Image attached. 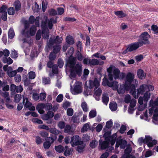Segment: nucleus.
<instances>
[{"label":"nucleus","instance_id":"obj_60","mask_svg":"<svg viewBox=\"0 0 158 158\" xmlns=\"http://www.w3.org/2000/svg\"><path fill=\"white\" fill-rule=\"evenodd\" d=\"M57 14L59 15H62L64 12V9L62 7H58L57 8Z\"/></svg>","mask_w":158,"mask_h":158},{"label":"nucleus","instance_id":"obj_9","mask_svg":"<svg viewBox=\"0 0 158 158\" xmlns=\"http://www.w3.org/2000/svg\"><path fill=\"white\" fill-rule=\"evenodd\" d=\"M134 77V75L133 73H128L126 77L125 84L126 86H127V89L129 88V87L131 89V86L132 85L131 83L133 80ZM133 84H132L133 85Z\"/></svg>","mask_w":158,"mask_h":158},{"label":"nucleus","instance_id":"obj_14","mask_svg":"<svg viewBox=\"0 0 158 158\" xmlns=\"http://www.w3.org/2000/svg\"><path fill=\"white\" fill-rule=\"evenodd\" d=\"M89 82V88L90 89H97L100 85V81L96 78H95L93 81L90 80Z\"/></svg>","mask_w":158,"mask_h":158},{"label":"nucleus","instance_id":"obj_2","mask_svg":"<svg viewBox=\"0 0 158 158\" xmlns=\"http://www.w3.org/2000/svg\"><path fill=\"white\" fill-rule=\"evenodd\" d=\"M146 87L147 86L146 84H143L140 86L139 88L137 89V95H136L135 86L134 84H133L131 86V89L130 93L134 98H138L140 94H142L145 91H147Z\"/></svg>","mask_w":158,"mask_h":158},{"label":"nucleus","instance_id":"obj_57","mask_svg":"<svg viewBox=\"0 0 158 158\" xmlns=\"http://www.w3.org/2000/svg\"><path fill=\"white\" fill-rule=\"evenodd\" d=\"M157 141L156 140H153L152 142L148 143L147 145L149 147H152L154 145L157 143Z\"/></svg>","mask_w":158,"mask_h":158},{"label":"nucleus","instance_id":"obj_32","mask_svg":"<svg viewBox=\"0 0 158 158\" xmlns=\"http://www.w3.org/2000/svg\"><path fill=\"white\" fill-rule=\"evenodd\" d=\"M109 107L112 111H115L117 108V104L115 102H110L109 104Z\"/></svg>","mask_w":158,"mask_h":158},{"label":"nucleus","instance_id":"obj_37","mask_svg":"<svg viewBox=\"0 0 158 158\" xmlns=\"http://www.w3.org/2000/svg\"><path fill=\"white\" fill-rule=\"evenodd\" d=\"M150 93L149 91H146L143 96V101L146 102H147L150 98Z\"/></svg>","mask_w":158,"mask_h":158},{"label":"nucleus","instance_id":"obj_61","mask_svg":"<svg viewBox=\"0 0 158 158\" xmlns=\"http://www.w3.org/2000/svg\"><path fill=\"white\" fill-rule=\"evenodd\" d=\"M39 96V99H40L41 101L44 100L46 98V94L45 93H41Z\"/></svg>","mask_w":158,"mask_h":158},{"label":"nucleus","instance_id":"obj_45","mask_svg":"<svg viewBox=\"0 0 158 158\" xmlns=\"http://www.w3.org/2000/svg\"><path fill=\"white\" fill-rule=\"evenodd\" d=\"M81 106L84 112H86L88 111V108L87 104L85 102H82L81 104Z\"/></svg>","mask_w":158,"mask_h":158},{"label":"nucleus","instance_id":"obj_31","mask_svg":"<svg viewBox=\"0 0 158 158\" xmlns=\"http://www.w3.org/2000/svg\"><path fill=\"white\" fill-rule=\"evenodd\" d=\"M89 125V123L85 124L81 130V132L84 133L87 131L90 128Z\"/></svg>","mask_w":158,"mask_h":158},{"label":"nucleus","instance_id":"obj_38","mask_svg":"<svg viewBox=\"0 0 158 158\" xmlns=\"http://www.w3.org/2000/svg\"><path fill=\"white\" fill-rule=\"evenodd\" d=\"M15 35V33L13 29L12 28H10L8 31V36L9 38L12 39L14 37Z\"/></svg>","mask_w":158,"mask_h":158},{"label":"nucleus","instance_id":"obj_17","mask_svg":"<svg viewBox=\"0 0 158 158\" xmlns=\"http://www.w3.org/2000/svg\"><path fill=\"white\" fill-rule=\"evenodd\" d=\"M127 86H126L125 84L124 85H120L118 86L117 89L118 92L119 94H123L125 92L126 90H131V88L129 87V88L127 89Z\"/></svg>","mask_w":158,"mask_h":158},{"label":"nucleus","instance_id":"obj_8","mask_svg":"<svg viewBox=\"0 0 158 158\" xmlns=\"http://www.w3.org/2000/svg\"><path fill=\"white\" fill-rule=\"evenodd\" d=\"M81 85V83L78 81L76 82L74 84V88L71 89L72 93L75 95L81 93L82 92Z\"/></svg>","mask_w":158,"mask_h":158},{"label":"nucleus","instance_id":"obj_56","mask_svg":"<svg viewBox=\"0 0 158 158\" xmlns=\"http://www.w3.org/2000/svg\"><path fill=\"white\" fill-rule=\"evenodd\" d=\"M132 151V148L130 146H128L124 150V152L127 155L129 154Z\"/></svg>","mask_w":158,"mask_h":158},{"label":"nucleus","instance_id":"obj_59","mask_svg":"<svg viewBox=\"0 0 158 158\" xmlns=\"http://www.w3.org/2000/svg\"><path fill=\"white\" fill-rule=\"evenodd\" d=\"M130 106L133 108L136 105V100L134 99H132L130 102Z\"/></svg>","mask_w":158,"mask_h":158},{"label":"nucleus","instance_id":"obj_49","mask_svg":"<svg viewBox=\"0 0 158 158\" xmlns=\"http://www.w3.org/2000/svg\"><path fill=\"white\" fill-rule=\"evenodd\" d=\"M77 51L81 52L82 49L81 43L80 41H78L77 43Z\"/></svg>","mask_w":158,"mask_h":158},{"label":"nucleus","instance_id":"obj_13","mask_svg":"<svg viewBox=\"0 0 158 158\" xmlns=\"http://www.w3.org/2000/svg\"><path fill=\"white\" fill-rule=\"evenodd\" d=\"M127 143L125 140L122 139L117 141L115 145V149L118 148L119 146L121 149H124L127 146Z\"/></svg>","mask_w":158,"mask_h":158},{"label":"nucleus","instance_id":"obj_33","mask_svg":"<svg viewBox=\"0 0 158 158\" xmlns=\"http://www.w3.org/2000/svg\"><path fill=\"white\" fill-rule=\"evenodd\" d=\"M30 23L27 21L24 22V29L22 30L21 32V34L22 35H24L25 34V32L26 29L28 28L29 27Z\"/></svg>","mask_w":158,"mask_h":158},{"label":"nucleus","instance_id":"obj_42","mask_svg":"<svg viewBox=\"0 0 158 158\" xmlns=\"http://www.w3.org/2000/svg\"><path fill=\"white\" fill-rule=\"evenodd\" d=\"M43 83L44 85L49 84L51 83V80L50 78L44 77L42 79Z\"/></svg>","mask_w":158,"mask_h":158},{"label":"nucleus","instance_id":"obj_4","mask_svg":"<svg viewBox=\"0 0 158 158\" xmlns=\"http://www.w3.org/2000/svg\"><path fill=\"white\" fill-rule=\"evenodd\" d=\"M74 52V48L73 47H71L69 50L68 52V54L70 56L69 57L67 61V64L70 68L73 67L77 62V60L74 57L72 56Z\"/></svg>","mask_w":158,"mask_h":158},{"label":"nucleus","instance_id":"obj_51","mask_svg":"<svg viewBox=\"0 0 158 158\" xmlns=\"http://www.w3.org/2000/svg\"><path fill=\"white\" fill-rule=\"evenodd\" d=\"M48 12L50 15L52 16L56 15L57 14L56 11L53 9H51L49 10Z\"/></svg>","mask_w":158,"mask_h":158},{"label":"nucleus","instance_id":"obj_6","mask_svg":"<svg viewBox=\"0 0 158 158\" xmlns=\"http://www.w3.org/2000/svg\"><path fill=\"white\" fill-rule=\"evenodd\" d=\"M56 139V136L51 135L50 136L48 137V138L46 139V141L44 143L43 145L44 149H48L50 147L51 144Z\"/></svg>","mask_w":158,"mask_h":158},{"label":"nucleus","instance_id":"obj_41","mask_svg":"<svg viewBox=\"0 0 158 158\" xmlns=\"http://www.w3.org/2000/svg\"><path fill=\"white\" fill-rule=\"evenodd\" d=\"M98 144V142L96 140H93L90 142L89 143V146L92 148H96Z\"/></svg>","mask_w":158,"mask_h":158},{"label":"nucleus","instance_id":"obj_52","mask_svg":"<svg viewBox=\"0 0 158 158\" xmlns=\"http://www.w3.org/2000/svg\"><path fill=\"white\" fill-rule=\"evenodd\" d=\"M39 134L43 138L48 137V133L45 131H40Z\"/></svg>","mask_w":158,"mask_h":158},{"label":"nucleus","instance_id":"obj_64","mask_svg":"<svg viewBox=\"0 0 158 158\" xmlns=\"http://www.w3.org/2000/svg\"><path fill=\"white\" fill-rule=\"evenodd\" d=\"M152 29L154 32V34L158 33V27L156 25H152Z\"/></svg>","mask_w":158,"mask_h":158},{"label":"nucleus","instance_id":"obj_29","mask_svg":"<svg viewBox=\"0 0 158 158\" xmlns=\"http://www.w3.org/2000/svg\"><path fill=\"white\" fill-rule=\"evenodd\" d=\"M77 146H78L76 149L77 151L79 153L83 152L84 151V149L85 146V145L84 143L83 142L82 144H79Z\"/></svg>","mask_w":158,"mask_h":158},{"label":"nucleus","instance_id":"obj_3","mask_svg":"<svg viewBox=\"0 0 158 158\" xmlns=\"http://www.w3.org/2000/svg\"><path fill=\"white\" fill-rule=\"evenodd\" d=\"M82 65L81 63H77L71 68L70 76L71 78H75L77 75L81 76L82 73Z\"/></svg>","mask_w":158,"mask_h":158},{"label":"nucleus","instance_id":"obj_26","mask_svg":"<svg viewBox=\"0 0 158 158\" xmlns=\"http://www.w3.org/2000/svg\"><path fill=\"white\" fill-rule=\"evenodd\" d=\"M99 64V61L96 59H90L89 62V65L91 66L98 65Z\"/></svg>","mask_w":158,"mask_h":158},{"label":"nucleus","instance_id":"obj_62","mask_svg":"<svg viewBox=\"0 0 158 158\" xmlns=\"http://www.w3.org/2000/svg\"><path fill=\"white\" fill-rule=\"evenodd\" d=\"M67 114L69 116H72L73 113V110L72 108H68L67 111Z\"/></svg>","mask_w":158,"mask_h":158},{"label":"nucleus","instance_id":"obj_44","mask_svg":"<svg viewBox=\"0 0 158 158\" xmlns=\"http://www.w3.org/2000/svg\"><path fill=\"white\" fill-rule=\"evenodd\" d=\"M21 98V95L20 94H17L15 96L14 100L15 102L18 103Z\"/></svg>","mask_w":158,"mask_h":158},{"label":"nucleus","instance_id":"obj_12","mask_svg":"<svg viewBox=\"0 0 158 158\" xmlns=\"http://www.w3.org/2000/svg\"><path fill=\"white\" fill-rule=\"evenodd\" d=\"M141 44L139 43L138 41L136 42L133 43L129 44L128 45V47L129 49L130 50V52L133 51H135L139 47H141Z\"/></svg>","mask_w":158,"mask_h":158},{"label":"nucleus","instance_id":"obj_63","mask_svg":"<svg viewBox=\"0 0 158 158\" xmlns=\"http://www.w3.org/2000/svg\"><path fill=\"white\" fill-rule=\"evenodd\" d=\"M131 101V96L127 94L125 96L124 101L127 103H129Z\"/></svg>","mask_w":158,"mask_h":158},{"label":"nucleus","instance_id":"obj_1","mask_svg":"<svg viewBox=\"0 0 158 158\" xmlns=\"http://www.w3.org/2000/svg\"><path fill=\"white\" fill-rule=\"evenodd\" d=\"M107 72L108 73V80L106 81L107 85L109 87H112L114 90L116 89L119 86L118 82L116 81H112L113 79V77L115 79L118 78L119 77L120 71L118 69L115 68V67L111 65L107 69Z\"/></svg>","mask_w":158,"mask_h":158},{"label":"nucleus","instance_id":"obj_58","mask_svg":"<svg viewBox=\"0 0 158 158\" xmlns=\"http://www.w3.org/2000/svg\"><path fill=\"white\" fill-rule=\"evenodd\" d=\"M64 20L65 21L74 22L76 20V19L74 18L66 17L64 19Z\"/></svg>","mask_w":158,"mask_h":158},{"label":"nucleus","instance_id":"obj_47","mask_svg":"<svg viewBox=\"0 0 158 158\" xmlns=\"http://www.w3.org/2000/svg\"><path fill=\"white\" fill-rule=\"evenodd\" d=\"M28 76L30 79H34L35 77V73L33 71H30L28 73Z\"/></svg>","mask_w":158,"mask_h":158},{"label":"nucleus","instance_id":"obj_5","mask_svg":"<svg viewBox=\"0 0 158 158\" xmlns=\"http://www.w3.org/2000/svg\"><path fill=\"white\" fill-rule=\"evenodd\" d=\"M150 37V36L148 34V32H143L139 36V38L138 40V41L139 43L141 44L142 46L143 44H149L150 42L148 39Z\"/></svg>","mask_w":158,"mask_h":158},{"label":"nucleus","instance_id":"obj_25","mask_svg":"<svg viewBox=\"0 0 158 158\" xmlns=\"http://www.w3.org/2000/svg\"><path fill=\"white\" fill-rule=\"evenodd\" d=\"M102 100L103 103L107 105L109 101V98L107 94L104 93L102 95Z\"/></svg>","mask_w":158,"mask_h":158},{"label":"nucleus","instance_id":"obj_48","mask_svg":"<svg viewBox=\"0 0 158 158\" xmlns=\"http://www.w3.org/2000/svg\"><path fill=\"white\" fill-rule=\"evenodd\" d=\"M52 68V71L53 73L55 74L58 73V66L56 64L54 65Z\"/></svg>","mask_w":158,"mask_h":158},{"label":"nucleus","instance_id":"obj_22","mask_svg":"<svg viewBox=\"0 0 158 158\" xmlns=\"http://www.w3.org/2000/svg\"><path fill=\"white\" fill-rule=\"evenodd\" d=\"M49 31L48 28L44 29L42 31V36L44 39H47L49 36Z\"/></svg>","mask_w":158,"mask_h":158},{"label":"nucleus","instance_id":"obj_39","mask_svg":"<svg viewBox=\"0 0 158 158\" xmlns=\"http://www.w3.org/2000/svg\"><path fill=\"white\" fill-rule=\"evenodd\" d=\"M55 149L56 152L59 153L62 152L64 150V148L61 145L55 146Z\"/></svg>","mask_w":158,"mask_h":158},{"label":"nucleus","instance_id":"obj_18","mask_svg":"<svg viewBox=\"0 0 158 158\" xmlns=\"http://www.w3.org/2000/svg\"><path fill=\"white\" fill-rule=\"evenodd\" d=\"M97 89H94V96L97 100L99 101L100 100V96L102 93V90L100 88Z\"/></svg>","mask_w":158,"mask_h":158},{"label":"nucleus","instance_id":"obj_23","mask_svg":"<svg viewBox=\"0 0 158 158\" xmlns=\"http://www.w3.org/2000/svg\"><path fill=\"white\" fill-rule=\"evenodd\" d=\"M67 43L71 45H73L75 43L73 37L71 35L67 36L66 39Z\"/></svg>","mask_w":158,"mask_h":158},{"label":"nucleus","instance_id":"obj_46","mask_svg":"<svg viewBox=\"0 0 158 158\" xmlns=\"http://www.w3.org/2000/svg\"><path fill=\"white\" fill-rule=\"evenodd\" d=\"M103 131H104L105 132V133L104 134V137L106 138L105 139L106 140L108 139V140H110V139L108 138V136L111 134V132L110 131H106V129L104 128L103 129Z\"/></svg>","mask_w":158,"mask_h":158},{"label":"nucleus","instance_id":"obj_7","mask_svg":"<svg viewBox=\"0 0 158 158\" xmlns=\"http://www.w3.org/2000/svg\"><path fill=\"white\" fill-rule=\"evenodd\" d=\"M83 142L79 136L75 135L71 138L70 143L73 147H74L82 144Z\"/></svg>","mask_w":158,"mask_h":158},{"label":"nucleus","instance_id":"obj_43","mask_svg":"<svg viewBox=\"0 0 158 158\" xmlns=\"http://www.w3.org/2000/svg\"><path fill=\"white\" fill-rule=\"evenodd\" d=\"M49 130L50 132L54 135L56 136V135H58L60 132V131H58L55 128H51L49 129Z\"/></svg>","mask_w":158,"mask_h":158},{"label":"nucleus","instance_id":"obj_10","mask_svg":"<svg viewBox=\"0 0 158 158\" xmlns=\"http://www.w3.org/2000/svg\"><path fill=\"white\" fill-rule=\"evenodd\" d=\"M63 40L62 38L60 37L58 35L54 39L50 38L48 42L47 43L48 46L49 48H51L54 43H61Z\"/></svg>","mask_w":158,"mask_h":158},{"label":"nucleus","instance_id":"obj_20","mask_svg":"<svg viewBox=\"0 0 158 158\" xmlns=\"http://www.w3.org/2000/svg\"><path fill=\"white\" fill-rule=\"evenodd\" d=\"M110 140H106L102 142L100 141L99 145L100 146L102 149H105L109 146Z\"/></svg>","mask_w":158,"mask_h":158},{"label":"nucleus","instance_id":"obj_53","mask_svg":"<svg viewBox=\"0 0 158 158\" xmlns=\"http://www.w3.org/2000/svg\"><path fill=\"white\" fill-rule=\"evenodd\" d=\"M18 56L17 52L14 50H12L11 54V56L12 58H17Z\"/></svg>","mask_w":158,"mask_h":158},{"label":"nucleus","instance_id":"obj_24","mask_svg":"<svg viewBox=\"0 0 158 158\" xmlns=\"http://www.w3.org/2000/svg\"><path fill=\"white\" fill-rule=\"evenodd\" d=\"M137 74L138 77L140 79L145 78V74L143 71L141 69H139L137 72Z\"/></svg>","mask_w":158,"mask_h":158},{"label":"nucleus","instance_id":"obj_15","mask_svg":"<svg viewBox=\"0 0 158 158\" xmlns=\"http://www.w3.org/2000/svg\"><path fill=\"white\" fill-rule=\"evenodd\" d=\"M23 103L26 108H29V110L34 111L35 110V107L31 106L32 104L29 101L28 99L24 96L23 97Z\"/></svg>","mask_w":158,"mask_h":158},{"label":"nucleus","instance_id":"obj_36","mask_svg":"<svg viewBox=\"0 0 158 158\" xmlns=\"http://www.w3.org/2000/svg\"><path fill=\"white\" fill-rule=\"evenodd\" d=\"M114 13L119 18H122L126 16V14L123 13L122 11L115 12Z\"/></svg>","mask_w":158,"mask_h":158},{"label":"nucleus","instance_id":"obj_34","mask_svg":"<svg viewBox=\"0 0 158 158\" xmlns=\"http://www.w3.org/2000/svg\"><path fill=\"white\" fill-rule=\"evenodd\" d=\"M61 48V46L60 45H56L53 47V52L55 54L58 53Z\"/></svg>","mask_w":158,"mask_h":158},{"label":"nucleus","instance_id":"obj_21","mask_svg":"<svg viewBox=\"0 0 158 158\" xmlns=\"http://www.w3.org/2000/svg\"><path fill=\"white\" fill-rule=\"evenodd\" d=\"M75 58L77 60L79 61H81L83 59L84 56L81 52L77 51Z\"/></svg>","mask_w":158,"mask_h":158},{"label":"nucleus","instance_id":"obj_19","mask_svg":"<svg viewBox=\"0 0 158 158\" xmlns=\"http://www.w3.org/2000/svg\"><path fill=\"white\" fill-rule=\"evenodd\" d=\"M54 116V114L51 111H48L46 114H44L42 116V119L44 120H48L52 118Z\"/></svg>","mask_w":158,"mask_h":158},{"label":"nucleus","instance_id":"obj_54","mask_svg":"<svg viewBox=\"0 0 158 158\" xmlns=\"http://www.w3.org/2000/svg\"><path fill=\"white\" fill-rule=\"evenodd\" d=\"M8 13L9 15H13L15 14V10L13 7H10L8 9Z\"/></svg>","mask_w":158,"mask_h":158},{"label":"nucleus","instance_id":"obj_50","mask_svg":"<svg viewBox=\"0 0 158 158\" xmlns=\"http://www.w3.org/2000/svg\"><path fill=\"white\" fill-rule=\"evenodd\" d=\"M72 151L73 150L72 149H67L64 151V155L66 156H69L72 153Z\"/></svg>","mask_w":158,"mask_h":158},{"label":"nucleus","instance_id":"obj_35","mask_svg":"<svg viewBox=\"0 0 158 158\" xmlns=\"http://www.w3.org/2000/svg\"><path fill=\"white\" fill-rule=\"evenodd\" d=\"M150 107H153L156 106H158V97L153 101V100H151L150 102Z\"/></svg>","mask_w":158,"mask_h":158},{"label":"nucleus","instance_id":"obj_11","mask_svg":"<svg viewBox=\"0 0 158 158\" xmlns=\"http://www.w3.org/2000/svg\"><path fill=\"white\" fill-rule=\"evenodd\" d=\"M3 69L4 71H7L6 73L10 77L15 76L17 73L15 70H13L12 68L11 67H8V65H5L3 66Z\"/></svg>","mask_w":158,"mask_h":158},{"label":"nucleus","instance_id":"obj_27","mask_svg":"<svg viewBox=\"0 0 158 158\" xmlns=\"http://www.w3.org/2000/svg\"><path fill=\"white\" fill-rule=\"evenodd\" d=\"M64 129V132L65 133L70 134L73 132L71 126L69 125H67L65 126Z\"/></svg>","mask_w":158,"mask_h":158},{"label":"nucleus","instance_id":"obj_30","mask_svg":"<svg viewBox=\"0 0 158 158\" xmlns=\"http://www.w3.org/2000/svg\"><path fill=\"white\" fill-rule=\"evenodd\" d=\"M14 5L15 7V10L16 11H18L20 10L21 5L19 1H15L14 2Z\"/></svg>","mask_w":158,"mask_h":158},{"label":"nucleus","instance_id":"obj_16","mask_svg":"<svg viewBox=\"0 0 158 158\" xmlns=\"http://www.w3.org/2000/svg\"><path fill=\"white\" fill-rule=\"evenodd\" d=\"M36 31V26L33 25L30 28L29 31L25 32V34L23 35L27 37H28L29 35L31 36H33L35 35Z\"/></svg>","mask_w":158,"mask_h":158},{"label":"nucleus","instance_id":"obj_40","mask_svg":"<svg viewBox=\"0 0 158 158\" xmlns=\"http://www.w3.org/2000/svg\"><path fill=\"white\" fill-rule=\"evenodd\" d=\"M97 115V112L96 110H91L89 113V118H91L95 117Z\"/></svg>","mask_w":158,"mask_h":158},{"label":"nucleus","instance_id":"obj_28","mask_svg":"<svg viewBox=\"0 0 158 158\" xmlns=\"http://www.w3.org/2000/svg\"><path fill=\"white\" fill-rule=\"evenodd\" d=\"M56 23V20L55 19L53 18H52L48 20V26L49 28L51 29L52 27L53 23Z\"/></svg>","mask_w":158,"mask_h":158},{"label":"nucleus","instance_id":"obj_55","mask_svg":"<svg viewBox=\"0 0 158 158\" xmlns=\"http://www.w3.org/2000/svg\"><path fill=\"white\" fill-rule=\"evenodd\" d=\"M58 126L60 129H63L65 126V123L64 122L60 121L58 123Z\"/></svg>","mask_w":158,"mask_h":158}]
</instances>
